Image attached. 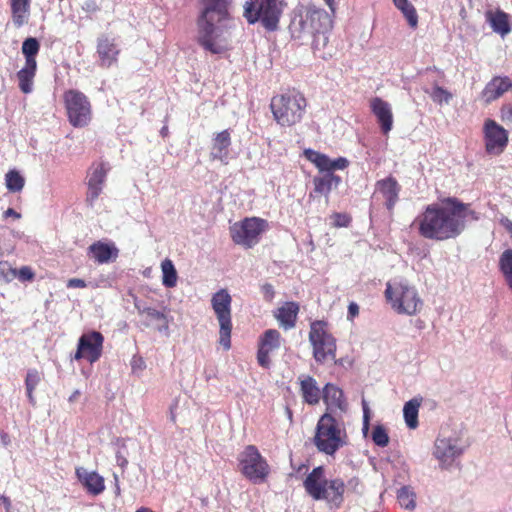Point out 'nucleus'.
I'll use <instances>...</instances> for the list:
<instances>
[{
    "label": "nucleus",
    "instance_id": "nucleus-14",
    "mask_svg": "<svg viewBox=\"0 0 512 512\" xmlns=\"http://www.w3.org/2000/svg\"><path fill=\"white\" fill-rule=\"evenodd\" d=\"M104 347V336L98 331H89L83 333L78 339L77 349L73 356L76 361L86 360L90 364L97 362L102 354Z\"/></svg>",
    "mask_w": 512,
    "mask_h": 512
},
{
    "label": "nucleus",
    "instance_id": "nucleus-25",
    "mask_svg": "<svg viewBox=\"0 0 512 512\" xmlns=\"http://www.w3.org/2000/svg\"><path fill=\"white\" fill-rule=\"evenodd\" d=\"M231 146V134L229 129H225L215 134L212 139L210 156L213 160L225 161L229 155Z\"/></svg>",
    "mask_w": 512,
    "mask_h": 512
},
{
    "label": "nucleus",
    "instance_id": "nucleus-6",
    "mask_svg": "<svg viewBox=\"0 0 512 512\" xmlns=\"http://www.w3.org/2000/svg\"><path fill=\"white\" fill-rule=\"evenodd\" d=\"M349 438L342 422L336 420L331 413H324L318 420L313 443L317 450L329 456L348 444Z\"/></svg>",
    "mask_w": 512,
    "mask_h": 512
},
{
    "label": "nucleus",
    "instance_id": "nucleus-31",
    "mask_svg": "<svg viewBox=\"0 0 512 512\" xmlns=\"http://www.w3.org/2000/svg\"><path fill=\"white\" fill-rule=\"evenodd\" d=\"M460 453V449L450 439H437L435 442L434 455L442 462L453 460Z\"/></svg>",
    "mask_w": 512,
    "mask_h": 512
},
{
    "label": "nucleus",
    "instance_id": "nucleus-59",
    "mask_svg": "<svg viewBox=\"0 0 512 512\" xmlns=\"http://www.w3.org/2000/svg\"><path fill=\"white\" fill-rule=\"evenodd\" d=\"M171 420H172V422H174V423L176 422V416H175L174 414H172V415H171Z\"/></svg>",
    "mask_w": 512,
    "mask_h": 512
},
{
    "label": "nucleus",
    "instance_id": "nucleus-24",
    "mask_svg": "<svg viewBox=\"0 0 512 512\" xmlns=\"http://www.w3.org/2000/svg\"><path fill=\"white\" fill-rule=\"evenodd\" d=\"M76 476L87 492L91 495H99L105 489L104 478L96 472H88L84 468H76Z\"/></svg>",
    "mask_w": 512,
    "mask_h": 512
},
{
    "label": "nucleus",
    "instance_id": "nucleus-10",
    "mask_svg": "<svg viewBox=\"0 0 512 512\" xmlns=\"http://www.w3.org/2000/svg\"><path fill=\"white\" fill-rule=\"evenodd\" d=\"M309 341L313 348V357L318 363L336 358V340L328 330V323L315 320L310 324Z\"/></svg>",
    "mask_w": 512,
    "mask_h": 512
},
{
    "label": "nucleus",
    "instance_id": "nucleus-27",
    "mask_svg": "<svg viewBox=\"0 0 512 512\" xmlns=\"http://www.w3.org/2000/svg\"><path fill=\"white\" fill-rule=\"evenodd\" d=\"M322 393V398L327 405V410L339 409L341 412L346 411L347 402L340 388L328 383L324 386Z\"/></svg>",
    "mask_w": 512,
    "mask_h": 512
},
{
    "label": "nucleus",
    "instance_id": "nucleus-28",
    "mask_svg": "<svg viewBox=\"0 0 512 512\" xmlns=\"http://www.w3.org/2000/svg\"><path fill=\"white\" fill-rule=\"evenodd\" d=\"M11 19L16 28H20L29 22L31 0H9Z\"/></svg>",
    "mask_w": 512,
    "mask_h": 512
},
{
    "label": "nucleus",
    "instance_id": "nucleus-16",
    "mask_svg": "<svg viewBox=\"0 0 512 512\" xmlns=\"http://www.w3.org/2000/svg\"><path fill=\"white\" fill-rule=\"evenodd\" d=\"M282 336L276 329H267L259 339L257 345V363L262 368L268 369L271 365L270 355L281 346Z\"/></svg>",
    "mask_w": 512,
    "mask_h": 512
},
{
    "label": "nucleus",
    "instance_id": "nucleus-15",
    "mask_svg": "<svg viewBox=\"0 0 512 512\" xmlns=\"http://www.w3.org/2000/svg\"><path fill=\"white\" fill-rule=\"evenodd\" d=\"M485 150L490 155H500L508 145V131L493 119L483 125Z\"/></svg>",
    "mask_w": 512,
    "mask_h": 512
},
{
    "label": "nucleus",
    "instance_id": "nucleus-23",
    "mask_svg": "<svg viewBox=\"0 0 512 512\" xmlns=\"http://www.w3.org/2000/svg\"><path fill=\"white\" fill-rule=\"evenodd\" d=\"M299 310L297 302L287 301L274 312V317L282 328L289 330L296 326Z\"/></svg>",
    "mask_w": 512,
    "mask_h": 512
},
{
    "label": "nucleus",
    "instance_id": "nucleus-49",
    "mask_svg": "<svg viewBox=\"0 0 512 512\" xmlns=\"http://www.w3.org/2000/svg\"><path fill=\"white\" fill-rule=\"evenodd\" d=\"M87 286L83 279L71 278L67 281L68 288H85Z\"/></svg>",
    "mask_w": 512,
    "mask_h": 512
},
{
    "label": "nucleus",
    "instance_id": "nucleus-9",
    "mask_svg": "<svg viewBox=\"0 0 512 512\" xmlns=\"http://www.w3.org/2000/svg\"><path fill=\"white\" fill-rule=\"evenodd\" d=\"M269 228L267 220L260 217H245L230 226V237L232 241L245 249L256 246Z\"/></svg>",
    "mask_w": 512,
    "mask_h": 512
},
{
    "label": "nucleus",
    "instance_id": "nucleus-56",
    "mask_svg": "<svg viewBox=\"0 0 512 512\" xmlns=\"http://www.w3.org/2000/svg\"><path fill=\"white\" fill-rule=\"evenodd\" d=\"M1 500H2V502H3V504H4V506L6 507V509L8 510V509L10 508V506H11V501H10V499H9V498H7V497H5V496H3V497L1 498Z\"/></svg>",
    "mask_w": 512,
    "mask_h": 512
},
{
    "label": "nucleus",
    "instance_id": "nucleus-51",
    "mask_svg": "<svg viewBox=\"0 0 512 512\" xmlns=\"http://www.w3.org/2000/svg\"><path fill=\"white\" fill-rule=\"evenodd\" d=\"M359 315V306L355 302H351L348 306V318L353 319Z\"/></svg>",
    "mask_w": 512,
    "mask_h": 512
},
{
    "label": "nucleus",
    "instance_id": "nucleus-58",
    "mask_svg": "<svg viewBox=\"0 0 512 512\" xmlns=\"http://www.w3.org/2000/svg\"><path fill=\"white\" fill-rule=\"evenodd\" d=\"M136 512H154V511H152L150 508L141 507V508L137 509Z\"/></svg>",
    "mask_w": 512,
    "mask_h": 512
},
{
    "label": "nucleus",
    "instance_id": "nucleus-40",
    "mask_svg": "<svg viewBox=\"0 0 512 512\" xmlns=\"http://www.w3.org/2000/svg\"><path fill=\"white\" fill-rule=\"evenodd\" d=\"M398 502L405 509H413L415 507V494L408 488L403 487L397 495Z\"/></svg>",
    "mask_w": 512,
    "mask_h": 512
},
{
    "label": "nucleus",
    "instance_id": "nucleus-13",
    "mask_svg": "<svg viewBox=\"0 0 512 512\" xmlns=\"http://www.w3.org/2000/svg\"><path fill=\"white\" fill-rule=\"evenodd\" d=\"M64 106L69 123L75 128L89 125L92 119V107L87 96L75 89H69L63 94Z\"/></svg>",
    "mask_w": 512,
    "mask_h": 512
},
{
    "label": "nucleus",
    "instance_id": "nucleus-44",
    "mask_svg": "<svg viewBox=\"0 0 512 512\" xmlns=\"http://www.w3.org/2000/svg\"><path fill=\"white\" fill-rule=\"evenodd\" d=\"M16 278V269L7 261H0V279L5 282H11Z\"/></svg>",
    "mask_w": 512,
    "mask_h": 512
},
{
    "label": "nucleus",
    "instance_id": "nucleus-26",
    "mask_svg": "<svg viewBox=\"0 0 512 512\" xmlns=\"http://www.w3.org/2000/svg\"><path fill=\"white\" fill-rule=\"evenodd\" d=\"M298 379L303 401L309 405L318 404L323 393L321 392L316 380L309 375H302Z\"/></svg>",
    "mask_w": 512,
    "mask_h": 512
},
{
    "label": "nucleus",
    "instance_id": "nucleus-11",
    "mask_svg": "<svg viewBox=\"0 0 512 512\" xmlns=\"http://www.w3.org/2000/svg\"><path fill=\"white\" fill-rule=\"evenodd\" d=\"M240 473L252 483H264L269 474L270 466L255 445H247L238 455Z\"/></svg>",
    "mask_w": 512,
    "mask_h": 512
},
{
    "label": "nucleus",
    "instance_id": "nucleus-46",
    "mask_svg": "<svg viewBox=\"0 0 512 512\" xmlns=\"http://www.w3.org/2000/svg\"><path fill=\"white\" fill-rule=\"evenodd\" d=\"M16 278L21 282H30L35 278V273L29 266H22L20 269H16Z\"/></svg>",
    "mask_w": 512,
    "mask_h": 512
},
{
    "label": "nucleus",
    "instance_id": "nucleus-53",
    "mask_svg": "<svg viewBox=\"0 0 512 512\" xmlns=\"http://www.w3.org/2000/svg\"><path fill=\"white\" fill-rule=\"evenodd\" d=\"M3 216L5 218L7 217H13L14 219H19L21 217V214L18 213L16 210H14L13 208H8L4 213H3Z\"/></svg>",
    "mask_w": 512,
    "mask_h": 512
},
{
    "label": "nucleus",
    "instance_id": "nucleus-4",
    "mask_svg": "<svg viewBox=\"0 0 512 512\" xmlns=\"http://www.w3.org/2000/svg\"><path fill=\"white\" fill-rule=\"evenodd\" d=\"M307 106L306 97L296 89H287L274 95L269 105L273 119L281 127H292L300 123Z\"/></svg>",
    "mask_w": 512,
    "mask_h": 512
},
{
    "label": "nucleus",
    "instance_id": "nucleus-54",
    "mask_svg": "<svg viewBox=\"0 0 512 512\" xmlns=\"http://www.w3.org/2000/svg\"><path fill=\"white\" fill-rule=\"evenodd\" d=\"M324 1L330 8L332 14H334L339 0H324Z\"/></svg>",
    "mask_w": 512,
    "mask_h": 512
},
{
    "label": "nucleus",
    "instance_id": "nucleus-22",
    "mask_svg": "<svg viewBox=\"0 0 512 512\" xmlns=\"http://www.w3.org/2000/svg\"><path fill=\"white\" fill-rule=\"evenodd\" d=\"M372 113L376 116L383 134L387 135L393 127V114L388 102L375 97L370 102Z\"/></svg>",
    "mask_w": 512,
    "mask_h": 512
},
{
    "label": "nucleus",
    "instance_id": "nucleus-33",
    "mask_svg": "<svg viewBox=\"0 0 512 512\" xmlns=\"http://www.w3.org/2000/svg\"><path fill=\"white\" fill-rule=\"evenodd\" d=\"M498 264L508 288L512 291V249L502 252Z\"/></svg>",
    "mask_w": 512,
    "mask_h": 512
},
{
    "label": "nucleus",
    "instance_id": "nucleus-5",
    "mask_svg": "<svg viewBox=\"0 0 512 512\" xmlns=\"http://www.w3.org/2000/svg\"><path fill=\"white\" fill-rule=\"evenodd\" d=\"M305 155L319 171L326 172L322 176L313 178L314 189L310 192L309 197L313 198L315 196L324 195L328 200L330 192L336 189L342 181L341 177L335 175L333 171L344 170L348 167L349 161L344 157L332 160L326 154L314 150H306Z\"/></svg>",
    "mask_w": 512,
    "mask_h": 512
},
{
    "label": "nucleus",
    "instance_id": "nucleus-34",
    "mask_svg": "<svg viewBox=\"0 0 512 512\" xmlns=\"http://www.w3.org/2000/svg\"><path fill=\"white\" fill-rule=\"evenodd\" d=\"M420 407V401L412 399L405 403L403 408V414L407 426L411 429H415L418 426V411Z\"/></svg>",
    "mask_w": 512,
    "mask_h": 512
},
{
    "label": "nucleus",
    "instance_id": "nucleus-30",
    "mask_svg": "<svg viewBox=\"0 0 512 512\" xmlns=\"http://www.w3.org/2000/svg\"><path fill=\"white\" fill-rule=\"evenodd\" d=\"M37 72V64L25 63L16 76L19 83V89L24 94H29L33 90V81Z\"/></svg>",
    "mask_w": 512,
    "mask_h": 512
},
{
    "label": "nucleus",
    "instance_id": "nucleus-50",
    "mask_svg": "<svg viewBox=\"0 0 512 512\" xmlns=\"http://www.w3.org/2000/svg\"><path fill=\"white\" fill-rule=\"evenodd\" d=\"M262 292L264 294V297L268 300V301H271L274 297V288L271 284L269 283H266L262 286Z\"/></svg>",
    "mask_w": 512,
    "mask_h": 512
},
{
    "label": "nucleus",
    "instance_id": "nucleus-36",
    "mask_svg": "<svg viewBox=\"0 0 512 512\" xmlns=\"http://www.w3.org/2000/svg\"><path fill=\"white\" fill-rule=\"evenodd\" d=\"M162 270V283L167 288H173L177 284V271L174 267L173 262L166 258L161 263Z\"/></svg>",
    "mask_w": 512,
    "mask_h": 512
},
{
    "label": "nucleus",
    "instance_id": "nucleus-19",
    "mask_svg": "<svg viewBox=\"0 0 512 512\" xmlns=\"http://www.w3.org/2000/svg\"><path fill=\"white\" fill-rule=\"evenodd\" d=\"M96 52L99 57V66L110 68L117 63L120 49L114 38L102 35L97 40Z\"/></svg>",
    "mask_w": 512,
    "mask_h": 512
},
{
    "label": "nucleus",
    "instance_id": "nucleus-29",
    "mask_svg": "<svg viewBox=\"0 0 512 512\" xmlns=\"http://www.w3.org/2000/svg\"><path fill=\"white\" fill-rule=\"evenodd\" d=\"M486 21L490 24L495 33L502 37L511 31L508 14L502 10H489L485 13Z\"/></svg>",
    "mask_w": 512,
    "mask_h": 512
},
{
    "label": "nucleus",
    "instance_id": "nucleus-21",
    "mask_svg": "<svg viewBox=\"0 0 512 512\" xmlns=\"http://www.w3.org/2000/svg\"><path fill=\"white\" fill-rule=\"evenodd\" d=\"M88 254L98 264L115 261L119 250L113 242L96 241L88 247Z\"/></svg>",
    "mask_w": 512,
    "mask_h": 512
},
{
    "label": "nucleus",
    "instance_id": "nucleus-3",
    "mask_svg": "<svg viewBox=\"0 0 512 512\" xmlns=\"http://www.w3.org/2000/svg\"><path fill=\"white\" fill-rule=\"evenodd\" d=\"M306 493L316 501H325L330 509L342 507L345 499L346 484L340 477L326 478L325 468L317 466L303 481Z\"/></svg>",
    "mask_w": 512,
    "mask_h": 512
},
{
    "label": "nucleus",
    "instance_id": "nucleus-55",
    "mask_svg": "<svg viewBox=\"0 0 512 512\" xmlns=\"http://www.w3.org/2000/svg\"><path fill=\"white\" fill-rule=\"evenodd\" d=\"M363 410H364L365 427H367L368 419H369V415H368L369 410H368V407L365 402H363Z\"/></svg>",
    "mask_w": 512,
    "mask_h": 512
},
{
    "label": "nucleus",
    "instance_id": "nucleus-7",
    "mask_svg": "<svg viewBox=\"0 0 512 512\" xmlns=\"http://www.w3.org/2000/svg\"><path fill=\"white\" fill-rule=\"evenodd\" d=\"M284 0H246L243 17L249 24L260 21L265 29L274 31L283 12Z\"/></svg>",
    "mask_w": 512,
    "mask_h": 512
},
{
    "label": "nucleus",
    "instance_id": "nucleus-43",
    "mask_svg": "<svg viewBox=\"0 0 512 512\" xmlns=\"http://www.w3.org/2000/svg\"><path fill=\"white\" fill-rule=\"evenodd\" d=\"M102 190H103V185L87 182V193H86V199H85L87 205L93 207L95 201L98 199V197L102 193Z\"/></svg>",
    "mask_w": 512,
    "mask_h": 512
},
{
    "label": "nucleus",
    "instance_id": "nucleus-35",
    "mask_svg": "<svg viewBox=\"0 0 512 512\" xmlns=\"http://www.w3.org/2000/svg\"><path fill=\"white\" fill-rule=\"evenodd\" d=\"M108 171L109 166L106 163H93L89 170L87 182L104 186Z\"/></svg>",
    "mask_w": 512,
    "mask_h": 512
},
{
    "label": "nucleus",
    "instance_id": "nucleus-17",
    "mask_svg": "<svg viewBox=\"0 0 512 512\" xmlns=\"http://www.w3.org/2000/svg\"><path fill=\"white\" fill-rule=\"evenodd\" d=\"M301 26L312 34L324 33L332 27V18L324 9L309 5L301 19Z\"/></svg>",
    "mask_w": 512,
    "mask_h": 512
},
{
    "label": "nucleus",
    "instance_id": "nucleus-32",
    "mask_svg": "<svg viewBox=\"0 0 512 512\" xmlns=\"http://www.w3.org/2000/svg\"><path fill=\"white\" fill-rule=\"evenodd\" d=\"M393 4L402 12L409 26L412 29H416L418 26V14L414 5L408 0H393Z\"/></svg>",
    "mask_w": 512,
    "mask_h": 512
},
{
    "label": "nucleus",
    "instance_id": "nucleus-18",
    "mask_svg": "<svg viewBox=\"0 0 512 512\" xmlns=\"http://www.w3.org/2000/svg\"><path fill=\"white\" fill-rule=\"evenodd\" d=\"M401 185L398 180L389 175L375 183V191L373 196L380 197L386 209L392 214L396 204L399 201Z\"/></svg>",
    "mask_w": 512,
    "mask_h": 512
},
{
    "label": "nucleus",
    "instance_id": "nucleus-2",
    "mask_svg": "<svg viewBox=\"0 0 512 512\" xmlns=\"http://www.w3.org/2000/svg\"><path fill=\"white\" fill-rule=\"evenodd\" d=\"M232 0H201L202 10L197 17V43L211 54H222L230 49L228 27Z\"/></svg>",
    "mask_w": 512,
    "mask_h": 512
},
{
    "label": "nucleus",
    "instance_id": "nucleus-20",
    "mask_svg": "<svg viewBox=\"0 0 512 512\" xmlns=\"http://www.w3.org/2000/svg\"><path fill=\"white\" fill-rule=\"evenodd\" d=\"M512 90V79L508 76H494L483 88L481 97L486 104L501 98Z\"/></svg>",
    "mask_w": 512,
    "mask_h": 512
},
{
    "label": "nucleus",
    "instance_id": "nucleus-12",
    "mask_svg": "<svg viewBox=\"0 0 512 512\" xmlns=\"http://www.w3.org/2000/svg\"><path fill=\"white\" fill-rule=\"evenodd\" d=\"M232 298L226 289H221L213 294L211 306L219 322V344L224 350L231 348L232 333Z\"/></svg>",
    "mask_w": 512,
    "mask_h": 512
},
{
    "label": "nucleus",
    "instance_id": "nucleus-47",
    "mask_svg": "<svg viewBox=\"0 0 512 512\" xmlns=\"http://www.w3.org/2000/svg\"><path fill=\"white\" fill-rule=\"evenodd\" d=\"M500 118L507 125H512V104H504L501 107Z\"/></svg>",
    "mask_w": 512,
    "mask_h": 512
},
{
    "label": "nucleus",
    "instance_id": "nucleus-39",
    "mask_svg": "<svg viewBox=\"0 0 512 512\" xmlns=\"http://www.w3.org/2000/svg\"><path fill=\"white\" fill-rule=\"evenodd\" d=\"M6 187L10 192H20L25 184V179L16 170H10L5 175Z\"/></svg>",
    "mask_w": 512,
    "mask_h": 512
},
{
    "label": "nucleus",
    "instance_id": "nucleus-41",
    "mask_svg": "<svg viewBox=\"0 0 512 512\" xmlns=\"http://www.w3.org/2000/svg\"><path fill=\"white\" fill-rule=\"evenodd\" d=\"M430 97L435 103L441 105L443 103L448 104L453 98V95L443 87L435 85L430 93Z\"/></svg>",
    "mask_w": 512,
    "mask_h": 512
},
{
    "label": "nucleus",
    "instance_id": "nucleus-37",
    "mask_svg": "<svg viewBox=\"0 0 512 512\" xmlns=\"http://www.w3.org/2000/svg\"><path fill=\"white\" fill-rule=\"evenodd\" d=\"M40 382L41 373L37 369H29L25 378V387L29 403L32 405L36 404L33 393Z\"/></svg>",
    "mask_w": 512,
    "mask_h": 512
},
{
    "label": "nucleus",
    "instance_id": "nucleus-52",
    "mask_svg": "<svg viewBox=\"0 0 512 512\" xmlns=\"http://www.w3.org/2000/svg\"><path fill=\"white\" fill-rule=\"evenodd\" d=\"M500 223L509 232L510 236L512 237V221L509 218L504 217L501 219Z\"/></svg>",
    "mask_w": 512,
    "mask_h": 512
},
{
    "label": "nucleus",
    "instance_id": "nucleus-8",
    "mask_svg": "<svg viewBox=\"0 0 512 512\" xmlns=\"http://www.w3.org/2000/svg\"><path fill=\"white\" fill-rule=\"evenodd\" d=\"M385 297L398 314L414 315L422 307V300L415 287L403 282L387 283Z\"/></svg>",
    "mask_w": 512,
    "mask_h": 512
},
{
    "label": "nucleus",
    "instance_id": "nucleus-38",
    "mask_svg": "<svg viewBox=\"0 0 512 512\" xmlns=\"http://www.w3.org/2000/svg\"><path fill=\"white\" fill-rule=\"evenodd\" d=\"M40 44L36 38L29 37L22 44V53L25 57V63L37 64L36 56L39 53Z\"/></svg>",
    "mask_w": 512,
    "mask_h": 512
},
{
    "label": "nucleus",
    "instance_id": "nucleus-48",
    "mask_svg": "<svg viewBox=\"0 0 512 512\" xmlns=\"http://www.w3.org/2000/svg\"><path fill=\"white\" fill-rule=\"evenodd\" d=\"M145 313L149 318L154 319V320H165L166 319L164 313H162L154 308L145 309Z\"/></svg>",
    "mask_w": 512,
    "mask_h": 512
},
{
    "label": "nucleus",
    "instance_id": "nucleus-57",
    "mask_svg": "<svg viewBox=\"0 0 512 512\" xmlns=\"http://www.w3.org/2000/svg\"><path fill=\"white\" fill-rule=\"evenodd\" d=\"M79 395L80 392L78 390L74 391L72 395L69 397V401H74Z\"/></svg>",
    "mask_w": 512,
    "mask_h": 512
},
{
    "label": "nucleus",
    "instance_id": "nucleus-1",
    "mask_svg": "<svg viewBox=\"0 0 512 512\" xmlns=\"http://www.w3.org/2000/svg\"><path fill=\"white\" fill-rule=\"evenodd\" d=\"M467 219L478 220V213L471 209L470 204L456 197H447L440 203L428 205L414 224L423 238L444 241L458 237L465 229Z\"/></svg>",
    "mask_w": 512,
    "mask_h": 512
},
{
    "label": "nucleus",
    "instance_id": "nucleus-45",
    "mask_svg": "<svg viewBox=\"0 0 512 512\" xmlns=\"http://www.w3.org/2000/svg\"><path fill=\"white\" fill-rule=\"evenodd\" d=\"M333 220V226L337 228L348 227L352 221V218L347 213L335 212L331 215Z\"/></svg>",
    "mask_w": 512,
    "mask_h": 512
},
{
    "label": "nucleus",
    "instance_id": "nucleus-42",
    "mask_svg": "<svg viewBox=\"0 0 512 512\" xmlns=\"http://www.w3.org/2000/svg\"><path fill=\"white\" fill-rule=\"evenodd\" d=\"M372 440L380 447H386L389 443L387 430L382 425H377L372 430Z\"/></svg>",
    "mask_w": 512,
    "mask_h": 512
}]
</instances>
